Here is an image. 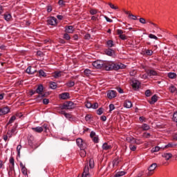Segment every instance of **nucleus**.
<instances>
[{
	"mask_svg": "<svg viewBox=\"0 0 177 177\" xmlns=\"http://www.w3.org/2000/svg\"><path fill=\"white\" fill-rule=\"evenodd\" d=\"M90 138H91L94 143H99V136L96 135V133L95 131L91 132Z\"/></svg>",
	"mask_w": 177,
	"mask_h": 177,
	"instance_id": "obj_6",
	"label": "nucleus"
},
{
	"mask_svg": "<svg viewBox=\"0 0 177 177\" xmlns=\"http://www.w3.org/2000/svg\"><path fill=\"white\" fill-rule=\"evenodd\" d=\"M86 121H91V115H86L85 117Z\"/></svg>",
	"mask_w": 177,
	"mask_h": 177,
	"instance_id": "obj_64",
	"label": "nucleus"
},
{
	"mask_svg": "<svg viewBox=\"0 0 177 177\" xmlns=\"http://www.w3.org/2000/svg\"><path fill=\"white\" fill-rule=\"evenodd\" d=\"M76 143L80 149H86V144L82 140V138H77L76 140Z\"/></svg>",
	"mask_w": 177,
	"mask_h": 177,
	"instance_id": "obj_5",
	"label": "nucleus"
},
{
	"mask_svg": "<svg viewBox=\"0 0 177 177\" xmlns=\"http://www.w3.org/2000/svg\"><path fill=\"white\" fill-rule=\"evenodd\" d=\"M114 109H115V106H114V104H109V111H113Z\"/></svg>",
	"mask_w": 177,
	"mask_h": 177,
	"instance_id": "obj_60",
	"label": "nucleus"
},
{
	"mask_svg": "<svg viewBox=\"0 0 177 177\" xmlns=\"http://www.w3.org/2000/svg\"><path fill=\"white\" fill-rule=\"evenodd\" d=\"M53 77L55 78H60V77H62V72H55Z\"/></svg>",
	"mask_w": 177,
	"mask_h": 177,
	"instance_id": "obj_32",
	"label": "nucleus"
},
{
	"mask_svg": "<svg viewBox=\"0 0 177 177\" xmlns=\"http://www.w3.org/2000/svg\"><path fill=\"white\" fill-rule=\"evenodd\" d=\"M126 140H127V142H128L129 143H131L132 145L134 142L135 138H133V137H127Z\"/></svg>",
	"mask_w": 177,
	"mask_h": 177,
	"instance_id": "obj_27",
	"label": "nucleus"
},
{
	"mask_svg": "<svg viewBox=\"0 0 177 177\" xmlns=\"http://www.w3.org/2000/svg\"><path fill=\"white\" fill-rule=\"evenodd\" d=\"M147 73L149 77H156V75H158V72L153 69L147 71Z\"/></svg>",
	"mask_w": 177,
	"mask_h": 177,
	"instance_id": "obj_11",
	"label": "nucleus"
},
{
	"mask_svg": "<svg viewBox=\"0 0 177 177\" xmlns=\"http://www.w3.org/2000/svg\"><path fill=\"white\" fill-rule=\"evenodd\" d=\"M32 131L37 133H41V132H44V129L41 127H32Z\"/></svg>",
	"mask_w": 177,
	"mask_h": 177,
	"instance_id": "obj_18",
	"label": "nucleus"
},
{
	"mask_svg": "<svg viewBox=\"0 0 177 177\" xmlns=\"http://www.w3.org/2000/svg\"><path fill=\"white\" fill-rule=\"evenodd\" d=\"M26 73L29 75L35 74V73H37V69H35V67L34 66H28L26 69Z\"/></svg>",
	"mask_w": 177,
	"mask_h": 177,
	"instance_id": "obj_9",
	"label": "nucleus"
},
{
	"mask_svg": "<svg viewBox=\"0 0 177 177\" xmlns=\"http://www.w3.org/2000/svg\"><path fill=\"white\" fill-rule=\"evenodd\" d=\"M139 21L140 23H141V24H146L147 23L146 19L145 18H140Z\"/></svg>",
	"mask_w": 177,
	"mask_h": 177,
	"instance_id": "obj_52",
	"label": "nucleus"
},
{
	"mask_svg": "<svg viewBox=\"0 0 177 177\" xmlns=\"http://www.w3.org/2000/svg\"><path fill=\"white\" fill-rule=\"evenodd\" d=\"M169 91H170V92H171V93H174V92H175V91H176V88L174 86H171L169 88Z\"/></svg>",
	"mask_w": 177,
	"mask_h": 177,
	"instance_id": "obj_55",
	"label": "nucleus"
},
{
	"mask_svg": "<svg viewBox=\"0 0 177 177\" xmlns=\"http://www.w3.org/2000/svg\"><path fill=\"white\" fill-rule=\"evenodd\" d=\"M43 103H44V104H49V100H48V99H46V98H44V99L43 100Z\"/></svg>",
	"mask_w": 177,
	"mask_h": 177,
	"instance_id": "obj_62",
	"label": "nucleus"
},
{
	"mask_svg": "<svg viewBox=\"0 0 177 177\" xmlns=\"http://www.w3.org/2000/svg\"><path fill=\"white\" fill-rule=\"evenodd\" d=\"M39 74L40 77H46V73L42 70L39 71Z\"/></svg>",
	"mask_w": 177,
	"mask_h": 177,
	"instance_id": "obj_49",
	"label": "nucleus"
},
{
	"mask_svg": "<svg viewBox=\"0 0 177 177\" xmlns=\"http://www.w3.org/2000/svg\"><path fill=\"white\" fill-rule=\"evenodd\" d=\"M108 5L110 6L111 9H114L115 10H116V9H118V7L114 6V4L111 3H109Z\"/></svg>",
	"mask_w": 177,
	"mask_h": 177,
	"instance_id": "obj_44",
	"label": "nucleus"
},
{
	"mask_svg": "<svg viewBox=\"0 0 177 177\" xmlns=\"http://www.w3.org/2000/svg\"><path fill=\"white\" fill-rule=\"evenodd\" d=\"M107 46L109 47V48H113V46H114V44L113 43V40H109L107 42Z\"/></svg>",
	"mask_w": 177,
	"mask_h": 177,
	"instance_id": "obj_38",
	"label": "nucleus"
},
{
	"mask_svg": "<svg viewBox=\"0 0 177 177\" xmlns=\"http://www.w3.org/2000/svg\"><path fill=\"white\" fill-rule=\"evenodd\" d=\"M90 14L92 15V16H93L94 15L97 14V10H96V9H91L90 10Z\"/></svg>",
	"mask_w": 177,
	"mask_h": 177,
	"instance_id": "obj_47",
	"label": "nucleus"
},
{
	"mask_svg": "<svg viewBox=\"0 0 177 177\" xmlns=\"http://www.w3.org/2000/svg\"><path fill=\"white\" fill-rule=\"evenodd\" d=\"M158 100V97L156 95H154L151 97V101L149 102L150 104H154Z\"/></svg>",
	"mask_w": 177,
	"mask_h": 177,
	"instance_id": "obj_23",
	"label": "nucleus"
},
{
	"mask_svg": "<svg viewBox=\"0 0 177 177\" xmlns=\"http://www.w3.org/2000/svg\"><path fill=\"white\" fill-rule=\"evenodd\" d=\"M97 114L98 115H102V114H103V109L100 108L97 110Z\"/></svg>",
	"mask_w": 177,
	"mask_h": 177,
	"instance_id": "obj_50",
	"label": "nucleus"
},
{
	"mask_svg": "<svg viewBox=\"0 0 177 177\" xmlns=\"http://www.w3.org/2000/svg\"><path fill=\"white\" fill-rule=\"evenodd\" d=\"M160 147H155L153 148H152L151 149V153H157V151H160Z\"/></svg>",
	"mask_w": 177,
	"mask_h": 177,
	"instance_id": "obj_36",
	"label": "nucleus"
},
{
	"mask_svg": "<svg viewBox=\"0 0 177 177\" xmlns=\"http://www.w3.org/2000/svg\"><path fill=\"white\" fill-rule=\"evenodd\" d=\"M9 111H10V109H9L8 106L0 108V115H5V114H8Z\"/></svg>",
	"mask_w": 177,
	"mask_h": 177,
	"instance_id": "obj_13",
	"label": "nucleus"
},
{
	"mask_svg": "<svg viewBox=\"0 0 177 177\" xmlns=\"http://www.w3.org/2000/svg\"><path fill=\"white\" fill-rule=\"evenodd\" d=\"M97 107H99V104H97V102H95L93 104H92L91 109H97Z\"/></svg>",
	"mask_w": 177,
	"mask_h": 177,
	"instance_id": "obj_56",
	"label": "nucleus"
},
{
	"mask_svg": "<svg viewBox=\"0 0 177 177\" xmlns=\"http://www.w3.org/2000/svg\"><path fill=\"white\" fill-rule=\"evenodd\" d=\"M82 177H91V174L89 173V166H88V163L84 167Z\"/></svg>",
	"mask_w": 177,
	"mask_h": 177,
	"instance_id": "obj_8",
	"label": "nucleus"
},
{
	"mask_svg": "<svg viewBox=\"0 0 177 177\" xmlns=\"http://www.w3.org/2000/svg\"><path fill=\"white\" fill-rule=\"evenodd\" d=\"M4 19L6 21H10V19H12V15L10 14L4 15Z\"/></svg>",
	"mask_w": 177,
	"mask_h": 177,
	"instance_id": "obj_31",
	"label": "nucleus"
},
{
	"mask_svg": "<svg viewBox=\"0 0 177 177\" xmlns=\"http://www.w3.org/2000/svg\"><path fill=\"white\" fill-rule=\"evenodd\" d=\"M113 147L111 145H109V143L105 142L102 145V150H111Z\"/></svg>",
	"mask_w": 177,
	"mask_h": 177,
	"instance_id": "obj_20",
	"label": "nucleus"
},
{
	"mask_svg": "<svg viewBox=\"0 0 177 177\" xmlns=\"http://www.w3.org/2000/svg\"><path fill=\"white\" fill-rule=\"evenodd\" d=\"M156 168H157V163H153L148 167V171L146 173L147 176H151L153 174H154V171H156Z\"/></svg>",
	"mask_w": 177,
	"mask_h": 177,
	"instance_id": "obj_3",
	"label": "nucleus"
},
{
	"mask_svg": "<svg viewBox=\"0 0 177 177\" xmlns=\"http://www.w3.org/2000/svg\"><path fill=\"white\" fill-rule=\"evenodd\" d=\"M85 106L87 108V109H92V103H91L90 102H86L85 103Z\"/></svg>",
	"mask_w": 177,
	"mask_h": 177,
	"instance_id": "obj_41",
	"label": "nucleus"
},
{
	"mask_svg": "<svg viewBox=\"0 0 177 177\" xmlns=\"http://www.w3.org/2000/svg\"><path fill=\"white\" fill-rule=\"evenodd\" d=\"M62 114H63L66 118H68V120H71V118H73V115L70 113H67L65 111H62Z\"/></svg>",
	"mask_w": 177,
	"mask_h": 177,
	"instance_id": "obj_28",
	"label": "nucleus"
},
{
	"mask_svg": "<svg viewBox=\"0 0 177 177\" xmlns=\"http://www.w3.org/2000/svg\"><path fill=\"white\" fill-rule=\"evenodd\" d=\"M20 150H21V145H18L17 147V151L19 157H20Z\"/></svg>",
	"mask_w": 177,
	"mask_h": 177,
	"instance_id": "obj_51",
	"label": "nucleus"
},
{
	"mask_svg": "<svg viewBox=\"0 0 177 177\" xmlns=\"http://www.w3.org/2000/svg\"><path fill=\"white\" fill-rule=\"evenodd\" d=\"M92 65L93 66V67H95V68H103L104 66V61L96 60L93 62Z\"/></svg>",
	"mask_w": 177,
	"mask_h": 177,
	"instance_id": "obj_4",
	"label": "nucleus"
},
{
	"mask_svg": "<svg viewBox=\"0 0 177 177\" xmlns=\"http://www.w3.org/2000/svg\"><path fill=\"white\" fill-rule=\"evenodd\" d=\"M162 157H163V158H165L167 161H168V160H169L170 158H172V153H164L162 155Z\"/></svg>",
	"mask_w": 177,
	"mask_h": 177,
	"instance_id": "obj_17",
	"label": "nucleus"
},
{
	"mask_svg": "<svg viewBox=\"0 0 177 177\" xmlns=\"http://www.w3.org/2000/svg\"><path fill=\"white\" fill-rule=\"evenodd\" d=\"M88 165H89L91 169H92L93 168L95 167V162H94L93 159L89 160Z\"/></svg>",
	"mask_w": 177,
	"mask_h": 177,
	"instance_id": "obj_30",
	"label": "nucleus"
},
{
	"mask_svg": "<svg viewBox=\"0 0 177 177\" xmlns=\"http://www.w3.org/2000/svg\"><path fill=\"white\" fill-rule=\"evenodd\" d=\"M117 97V91L114 90H109L107 91V97L108 99H114Z\"/></svg>",
	"mask_w": 177,
	"mask_h": 177,
	"instance_id": "obj_7",
	"label": "nucleus"
},
{
	"mask_svg": "<svg viewBox=\"0 0 177 177\" xmlns=\"http://www.w3.org/2000/svg\"><path fill=\"white\" fill-rule=\"evenodd\" d=\"M169 78H171V80H174L175 77H176V74L175 73H168Z\"/></svg>",
	"mask_w": 177,
	"mask_h": 177,
	"instance_id": "obj_37",
	"label": "nucleus"
},
{
	"mask_svg": "<svg viewBox=\"0 0 177 177\" xmlns=\"http://www.w3.org/2000/svg\"><path fill=\"white\" fill-rule=\"evenodd\" d=\"M67 86H68V88H73V86H74V85H75V82L71 81L68 82V83H66Z\"/></svg>",
	"mask_w": 177,
	"mask_h": 177,
	"instance_id": "obj_35",
	"label": "nucleus"
},
{
	"mask_svg": "<svg viewBox=\"0 0 177 177\" xmlns=\"http://www.w3.org/2000/svg\"><path fill=\"white\" fill-rule=\"evenodd\" d=\"M103 68L106 70V71H111V70L117 71L125 68V65L122 64H117L110 61H104Z\"/></svg>",
	"mask_w": 177,
	"mask_h": 177,
	"instance_id": "obj_1",
	"label": "nucleus"
},
{
	"mask_svg": "<svg viewBox=\"0 0 177 177\" xmlns=\"http://www.w3.org/2000/svg\"><path fill=\"white\" fill-rule=\"evenodd\" d=\"M129 149H130V150H131V151H136V146L131 144L129 145Z\"/></svg>",
	"mask_w": 177,
	"mask_h": 177,
	"instance_id": "obj_43",
	"label": "nucleus"
},
{
	"mask_svg": "<svg viewBox=\"0 0 177 177\" xmlns=\"http://www.w3.org/2000/svg\"><path fill=\"white\" fill-rule=\"evenodd\" d=\"M145 95L149 97L150 96H151V91H150V90H147L145 91Z\"/></svg>",
	"mask_w": 177,
	"mask_h": 177,
	"instance_id": "obj_54",
	"label": "nucleus"
},
{
	"mask_svg": "<svg viewBox=\"0 0 177 177\" xmlns=\"http://www.w3.org/2000/svg\"><path fill=\"white\" fill-rule=\"evenodd\" d=\"M15 120H16V116H12L10 120L8 121L7 125H9V124H12L13 121H15Z\"/></svg>",
	"mask_w": 177,
	"mask_h": 177,
	"instance_id": "obj_42",
	"label": "nucleus"
},
{
	"mask_svg": "<svg viewBox=\"0 0 177 177\" xmlns=\"http://www.w3.org/2000/svg\"><path fill=\"white\" fill-rule=\"evenodd\" d=\"M149 38H150L151 39H156V41H157V39H158V37H157V36H156L153 34H149Z\"/></svg>",
	"mask_w": 177,
	"mask_h": 177,
	"instance_id": "obj_45",
	"label": "nucleus"
},
{
	"mask_svg": "<svg viewBox=\"0 0 177 177\" xmlns=\"http://www.w3.org/2000/svg\"><path fill=\"white\" fill-rule=\"evenodd\" d=\"M21 172H22L23 175H25L26 176H27V175H28V174L27 173V168H26V167H23L21 169Z\"/></svg>",
	"mask_w": 177,
	"mask_h": 177,
	"instance_id": "obj_40",
	"label": "nucleus"
},
{
	"mask_svg": "<svg viewBox=\"0 0 177 177\" xmlns=\"http://www.w3.org/2000/svg\"><path fill=\"white\" fill-rule=\"evenodd\" d=\"M117 34L118 35H122L124 34V31H122V30H120V29H118L117 30Z\"/></svg>",
	"mask_w": 177,
	"mask_h": 177,
	"instance_id": "obj_58",
	"label": "nucleus"
},
{
	"mask_svg": "<svg viewBox=\"0 0 177 177\" xmlns=\"http://www.w3.org/2000/svg\"><path fill=\"white\" fill-rule=\"evenodd\" d=\"M85 39H91V34L87 33L84 35Z\"/></svg>",
	"mask_w": 177,
	"mask_h": 177,
	"instance_id": "obj_63",
	"label": "nucleus"
},
{
	"mask_svg": "<svg viewBox=\"0 0 177 177\" xmlns=\"http://www.w3.org/2000/svg\"><path fill=\"white\" fill-rule=\"evenodd\" d=\"M70 97V94L68 93H63L59 95L60 99H63V100H66V99H68Z\"/></svg>",
	"mask_w": 177,
	"mask_h": 177,
	"instance_id": "obj_21",
	"label": "nucleus"
},
{
	"mask_svg": "<svg viewBox=\"0 0 177 177\" xmlns=\"http://www.w3.org/2000/svg\"><path fill=\"white\" fill-rule=\"evenodd\" d=\"M10 163L11 165H15V158L13 157L10 158Z\"/></svg>",
	"mask_w": 177,
	"mask_h": 177,
	"instance_id": "obj_61",
	"label": "nucleus"
},
{
	"mask_svg": "<svg viewBox=\"0 0 177 177\" xmlns=\"http://www.w3.org/2000/svg\"><path fill=\"white\" fill-rule=\"evenodd\" d=\"M64 39H66V41H68V40H70V35H68V33H65L64 35Z\"/></svg>",
	"mask_w": 177,
	"mask_h": 177,
	"instance_id": "obj_53",
	"label": "nucleus"
},
{
	"mask_svg": "<svg viewBox=\"0 0 177 177\" xmlns=\"http://www.w3.org/2000/svg\"><path fill=\"white\" fill-rule=\"evenodd\" d=\"M124 107H125L126 109H131V107H132V102L127 100L124 102Z\"/></svg>",
	"mask_w": 177,
	"mask_h": 177,
	"instance_id": "obj_19",
	"label": "nucleus"
},
{
	"mask_svg": "<svg viewBox=\"0 0 177 177\" xmlns=\"http://www.w3.org/2000/svg\"><path fill=\"white\" fill-rule=\"evenodd\" d=\"M41 127L42 128L43 131H44V132H47L48 130L49 129V127L48 126V124H44Z\"/></svg>",
	"mask_w": 177,
	"mask_h": 177,
	"instance_id": "obj_33",
	"label": "nucleus"
},
{
	"mask_svg": "<svg viewBox=\"0 0 177 177\" xmlns=\"http://www.w3.org/2000/svg\"><path fill=\"white\" fill-rule=\"evenodd\" d=\"M141 128L142 131H149L150 129V126L146 123H144L142 126Z\"/></svg>",
	"mask_w": 177,
	"mask_h": 177,
	"instance_id": "obj_25",
	"label": "nucleus"
},
{
	"mask_svg": "<svg viewBox=\"0 0 177 177\" xmlns=\"http://www.w3.org/2000/svg\"><path fill=\"white\" fill-rule=\"evenodd\" d=\"M84 73L86 77H90L91 75H92V71H91L90 69H85Z\"/></svg>",
	"mask_w": 177,
	"mask_h": 177,
	"instance_id": "obj_26",
	"label": "nucleus"
},
{
	"mask_svg": "<svg viewBox=\"0 0 177 177\" xmlns=\"http://www.w3.org/2000/svg\"><path fill=\"white\" fill-rule=\"evenodd\" d=\"M120 162H121V158L119 157L115 158V160L112 162L113 168H115V167H118V164H120Z\"/></svg>",
	"mask_w": 177,
	"mask_h": 177,
	"instance_id": "obj_15",
	"label": "nucleus"
},
{
	"mask_svg": "<svg viewBox=\"0 0 177 177\" xmlns=\"http://www.w3.org/2000/svg\"><path fill=\"white\" fill-rule=\"evenodd\" d=\"M139 86H140V82L138 80L132 81V88L135 91H137V89H139Z\"/></svg>",
	"mask_w": 177,
	"mask_h": 177,
	"instance_id": "obj_12",
	"label": "nucleus"
},
{
	"mask_svg": "<svg viewBox=\"0 0 177 177\" xmlns=\"http://www.w3.org/2000/svg\"><path fill=\"white\" fill-rule=\"evenodd\" d=\"M43 91H44V86L42 84H40L38 86V87L36 89V93L41 95Z\"/></svg>",
	"mask_w": 177,
	"mask_h": 177,
	"instance_id": "obj_22",
	"label": "nucleus"
},
{
	"mask_svg": "<svg viewBox=\"0 0 177 177\" xmlns=\"http://www.w3.org/2000/svg\"><path fill=\"white\" fill-rule=\"evenodd\" d=\"M105 53L106 55H107L108 56H114V55H115V52L114 51V50L111 49V48H108L105 50Z\"/></svg>",
	"mask_w": 177,
	"mask_h": 177,
	"instance_id": "obj_16",
	"label": "nucleus"
},
{
	"mask_svg": "<svg viewBox=\"0 0 177 177\" xmlns=\"http://www.w3.org/2000/svg\"><path fill=\"white\" fill-rule=\"evenodd\" d=\"M136 145H142L143 143V141H141L140 140H138L134 138V142Z\"/></svg>",
	"mask_w": 177,
	"mask_h": 177,
	"instance_id": "obj_46",
	"label": "nucleus"
},
{
	"mask_svg": "<svg viewBox=\"0 0 177 177\" xmlns=\"http://www.w3.org/2000/svg\"><path fill=\"white\" fill-rule=\"evenodd\" d=\"M57 19H56L55 17H51L47 20V21L50 26H56V24H57Z\"/></svg>",
	"mask_w": 177,
	"mask_h": 177,
	"instance_id": "obj_10",
	"label": "nucleus"
},
{
	"mask_svg": "<svg viewBox=\"0 0 177 177\" xmlns=\"http://www.w3.org/2000/svg\"><path fill=\"white\" fill-rule=\"evenodd\" d=\"M119 38H120V39H122L123 41H125V39H127V35H120V36H119Z\"/></svg>",
	"mask_w": 177,
	"mask_h": 177,
	"instance_id": "obj_59",
	"label": "nucleus"
},
{
	"mask_svg": "<svg viewBox=\"0 0 177 177\" xmlns=\"http://www.w3.org/2000/svg\"><path fill=\"white\" fill-rule=\"evenodd\" d=\"M81 157H86V151H85V148H80V152Z\"/></svg>",
	"mask_w": 177,
	"mask_h": 177,
	"instance_id": "obj_24",
	"label": "nucleus"
},
{
	"mask_svg": "<svg viewBox=\"0 0 177 177\" xmlns=\"http://www.w3.org/2000/svg\"><path fill=\"white\" fill-rule=\"evenodd\" d=\"M124 175H125V171H118V173L115 174V176L121 177V176H124Z\"/></svg>",
	"mask_w": 177,
	"mask_h": 177,
	"instance_id": "obj_34",
	"label": "nucleus"
},
{
	"mask_svg": "<svg viewBox=\"0 0 177 177\" xmlns=\"http://www.w3.org/2000/svg\"><path fill=\"white\" fill-rule=\"evenodd\" d=\"M129 19H130L131 20H138V17L132 14H129Z\"/></svg>",
	"mask_w": 177,
	"mask_h": 177,
	"instance_id": "obj_39",
	"label": "nucleus"
},
{
	"mask_svg": "<svg viewBox=\"0 0 177 177\" xmlns=\"http://www.w3.org/2000/svg\"><path fill=\"white\" fill-rule=\"evenodd\" d=\"M143 138H150L151 135L149 133H144L142 135Z\"/></svg>",
	"mask_w": 177,
	"mask_h": 177,
	"instance_id": "obj_57",
	"label": "nucleus"
},
{
	"mask_svg": "<svg viewBox=\"0 0 177 177\" xmlns=\"http://www.w3.org/2000/svg\"><path fill=\"white\" fill-rule=\"evenodd\" d=\"M145 55H147V56H151V55H153V50H146Z\"/></svg>",
	"mask_w": 177,
	"mask_h": 177,
	"instance_id": "obj_48",
	"label": "nucleus"
},
{
	"mask_svg": "<svg viewBox=\"0 0 177 177\" xmlns=\"http://www.w3.org/2000/svg\"><path fill=\"white\" fill-rule=\"evenodd\" d=\"M65 32L67 34H73V32H74V27L73 26H66Z\"/></svg>",
	"mask_w": 177,
	"mask_h": 177,
	"instance_id": "obj_14",
	"label": "nucleus"
},
{
	"mask_svg": "<svg viewBox=\"0 0 177 177\" xmlns=\"http://www.w3.org/2000/svg\"><path fill=\"white\" fill-rule=\"evenodd\" d=\"M50 88L51 89H56V88H57V84L55 82H50Z\"/></svg>",
	"mask_w": 177,
	"mask_h": 177,
	"instance_id": "obj_29",
	"label": "nucleus"
},
{
	"mask_svg": "<svg viewBox=\"0 0 177 177\" xmlns=\"http://www.w3.org/2000/svg\"><path fill=\"white\" fill-rule=\"evenodd\" d=\"M76 106L77 104H75L74 102L69 101L63 104L62 109L64 110H73V109H75Z\"/></svg>",
	"mask_w": 177,
	"mask_h": 177,
	"instance_id": "obj_2",
	"label": "nucleus"
}]
</instances>
